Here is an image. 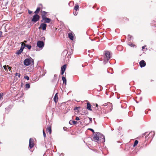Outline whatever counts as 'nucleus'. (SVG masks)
Returning <instances> with one entry per match:
<instances>
[{"label": "nucleus", "instance_id": "nucleus-51", "mask_svg": "<svg viewBox=\"0 0 156 156\" xmlns=\"http://www.w3.org/2000/svg\"><path fill=\"white\" fill-rule=\"evenodd\" d=\"M23 85V83H21V87H22V86Z\"/></svg>", "mask_w": 156, "mask_h": 156}, {"label": "nucleus", "instance_id": "nucleus-20", "mask_svg": "<svg viewBox=\"0 0 156 156\" xmlns=\"http://www.w3.org/2000/svg\"><path fill=\"white\" fill-rule=\"evenodd\" d=\"M47 130L48 131L50 134L51 133V126H48L47 128Z\"/></svg>", "mask_w": 156, "mask_h": 156}, {"label": "nucleus", "instance_id": "nucleus-22", "mask_svg": "<svg viewBox=\"0 0 156 156\" xmlns=\"http://www.w3.org/2000/svg\"><path fill=\"white\" fill-rule=\"evenodd\" d=\"M25 47L24 44H21V47L20 50L23 51Z\"/></svg>", "mask_w": 156, "mask_h": 156}, {"label": "nucleus", "instance_id": "nucleus-4", "mask_svg": "<svg viewBox=\"0 0 156 156\" xmlns=\"http://www.w3.org/2000/svg\"><path fill=\"white\" fill-rule=\"evenodd\" d=\"M42 20H41V22H44V23H50L51 21V19L50 18L46 17V16L44 15H42Z\"/></svg>", "mask_w": 156, "mask_h": 156}, {"label": "nucleus", "instance_id": "nucleus-10", "mask_svg": "<svg viewBox=\"0 0 156 156\" xmlns=\"http://www.w3.org/2000/svg\"><path fill=\"white\" fill-rule=\"evenodd\" d=\"M155 134V132L154 131H151L149 133L148 135H147L145 136V138H146L149 136V137L151 136V137H152V138H153L154 137Z\"/></svg>", "mask_w": 156, "mask_h": 156}, {"label": "nucleus", "instance_id": "nucleus-7", "mask_svg": "<svg viewBox=\"0 0 156 156\" xmlns=\"http://www.w3.org/2000/svg\"><path fill=\"white\" fill-rule=\"evenodd\" d=\"M34 140L32 138L30 139L29 141V147L30 148H32L34 147Z\"/></svg>", "mask_w": 156, "mask_h": 156}, {"label": "nucleus", "instance_id": "nucleus-49", "mask_svg": "<svg viewBox=\"0 0 156 156\" xmlns=\"http://www.w3.org/2000/svg\"><path fill=\"white\" fill-rule=\"evenodd\" d=\"M66 128L65 127H63V129L64 131H66Z\"/></svg>", "mask_w": 156, "mask_h": 156}, {"label": "nucleus", "instance_id": "nucleus-30", "mask_svg": "<svg viewBox=\"0 0 156 156\" xmlns=\"http://www.w3.org/2000/svg\"><path fill=\"white\" fill-rule=\"evenodd\" d=\"M15 76H18L19 78H20V73H16L15 74Z\"/></svg>", "mask_w": 156, "mask_h": 156}, {"label": "nucleus", "instance_id": "nucleus-50", "mask_svg": "<svg viewBox=\"0 0 156 156\" xmlns=\"http://www.w3.org/2000/svg\"><path fill=\"white\" fill-rule=\"evenodd\" d=\"M142 50H143V49H144V48H145V46H143V47H142Z\"/></svg>", "mask_w": 156, "mask_h": 156}, {"label": "nucleus", "instance_id": "nucleus-19", "mask_svg": "<svg viewBox=\"0 0 156 156\" xmlns=\"http://www.w3.org/2000/svg\"><path fill=\"white\" fill-rule=\"evenodd\" d=\"M25 47H26L29 50H30L31 48V45L29 44H24Z\"/></svg>", "mask_w": 156, "mask_h": 156}, {"label": "nucleus", "instance_id": "nucleus-42", "mask_svg": "<svg viewBox=\"0 0 156 156\" xmlns=\"http://www.w3.org/2000/svg\"><path fill=\"white\" fill-rule=\"evenodd\" d=\"M28 13L29 14H31V13H32V11H30L29 10L28 11Z\"/></svg>", "mask_w": 156, "mask_h": 156}, {"label": "nucleus", "instance_id": "nucleus-1", "mask_svg": "<svg viewBox=\"0 0 156 156\" xmlns=\"http://www.w3.org/2000/svg\"><path fill=\"white\" fill-rule=\"evenodd\" d=\"M111 58L110 56V52L109 51H105V55H104V58L105 60L103 61L104 64H106L108 62L109 60Z\"/></svg>", "mask_w": 156, "mask_h": 156}, {"label": "nucleus", "instance_id": "nucleus-29", "mask_svg": "<svg viewBox=\"0 0 156 156\" xmlns=\"http://www.w3.org/2000/svg\"><path fill=\"white\" fill-rule=\"evenodd\" d=\"M7 66H6V65H4V66H3V68L4 69H5V71H6V72H8V69H7Z\"/></svg>", "mask_w": 156, "mask_h": 156}, {"label": "nucleus", "instance_id": "nucleus-3", "mask_svg": "<svg viewBox=\"0 0 156 156\" xmlns=\"http://www.w3.org/2000/svg\"><path fill=\"white\" fill-rule=\"evenodd\" d=\"M100 133L98 132H96L94 135V136L92 139V140H94L95 142H97L98 143H99L101 142V141H99V135H100Z\"/></svg>", "mask_w": 156, "mask_h": 156}, {"label": "nucleus", "instance_id": "nucleus-35", "mask_svg": "<svg viewBox=\"0 0 156 156\" xmlns=\"http://www.w3.org/2000/svg\"><path fill=\"white\" fill-rule=\"evenodd\" d=\"M57 80V78H54L52 80V82L53 83L55 82Z\"/></svg>", "mask_w": 156, "mask_h": 156}, {"label": "nucleus", "instance_id": "nucleus-33", "mask_svg": "<svg viewBox=\"0 0 156 156\" xmlns=\"http://www.w3.org/2000/svg\"><path fill=\"white\" fill-rule=\"evenodd\" d=\"M42 13L43 14L42 15H44V16H45V15L47 14V12H46L44 11H42Z\"/></svg>", "mask_w": 156, "mask_h": 156}, {"label": "nucleus", "instance_id": "nucleus-44", "mask_svg": "<svg viewBox=\"0 0 156 156\" xmlns=\"http://www.w3.org/2000/svg\"><path fill=\"white\" fill-rule=\"evenodd\" d=\"M3 93L0 94V99H1V98L2 97V96L3 95Z\"/></svg>", "mask_w": 156, "mask_h": 156}, {"label": "nucleus", "instance_id": "nucleus-9", "mask_svg": "<svg viewBox=\"0 0 156 156\" xmlns=\"http://www.w3.org/2000/svg\"><path fill=\"white\" fill-rule=\"evenodd\" d=\"M100 135H99V141H101V142H104L105 141V136L101 134L100 133Z\"/></svg>", "mask_w": 156, "mask_h": 156}, {"label": "nucleus", "instance_id": "nucleus-25", "mask_svg": "<svg viewBox=\"0 0 156 156\" xmlns=\"http://www.w3.org/2000/svg\"><path fill=\"white\" fill-rule=\"evenodd\" d=\"M22 52V51H20V50H17L16 52V54L19 55L21 54V53Z\"/></svg>", "mask_w": 156, "mask_h": 156}, {"label": "nucleus", "instance_id": "nucleus-26", "mask_svg": "<svg viewBox=\"0 0 156 156\" xmlns=\"http://www.w3.org/2000/svg\"><path fill=\"white\" fill-rule=\"evenodd\" d=\"M138 141L137 140H135L134 141V144L133 145V147H135L138 144Z\"/></svg>", "mask_w": 156, "mask_h": 156}, {"label": "nucleus", "instance_id": "nucleus-43", "mask_svg": "<svg viewBox=\"0 0 156 156\" xmlns=\"http://www.w3.org/2000/svg\"><path fill=\"white\" fill-rule=\"evenodd\" d=\"M7 67H8V69H9V70H10L11 69V68H12L11 67L9 66H8V65H7Z\"/></svg>", "mask_w": 156, "mask_h": 156}, {"label": "nucleus", "instance_id": "nucleus-2", "mask_svg": "<svg viewBox=\"0 0 156 156\" xmlns=\"http://www.w3.org/2000/svg\"><path fill=\"white\" fill-rule=\"evenodd\" d=\"M31 63L33 65L34 64V60L31 57L25 59L23 62V64L26 66H29Z\"/></svg>", "mask_w": 156, "mask_h": 156}, {"label": "nucleus", "instance_id": "nucleus-28", "mask_svg": "<svg viewBox=\"0 0 156 156\" xmlns=\"http://www.w3.org/2000/svg\"><path fill=\"white\" fill-rule=\"evenodd\" d=\"M26 88L29 89L30 87V86L29 83H27L25 85Z\"/></svg>", "mask_w": 156, "mask_h": 156}, {"label": "nucleus", "instance_id": "nucleus-41", "mask_svg": "<svg viewBox=\"0 0 156 156\" xmlns=\"http://www.w3.org/2000/svg\"><path fill=\"white\" fill-rule=\"evenodd\" d=\"M75 119L76 120H80V118H79V117H78L76 116V117Z\"/></svg>", "mask_w": 156, "mask_h": 156}, {"label": "nucleus", "instance_id": "nucleus-48", "mask_svg": "<svg viewBox=\"0 0 156 156\" xmlns=\"http://www.w3.org/2000/svg\"><path fill=\"white\" fill-rule=\"evenodd\" d=\"M147 133V132H145L143 134L142 136H145L146 134Z\"/></svg>", "mask_w": 156, "mask_h": 156}, {"label": "nucleus", "instance_id": "nucleus-24", "mask_svg": "<svg viewBox=\"0 0 156 156\" xmlns=\"http://www.w3.org/2000/svg\"><path fill=\"white\" fill-rule=\"evenodd\" d=\"M108 105L112 106V104L110 103H105L103 105V106H106Z\"/></svg>", "mask_w": 156, "mask_h": 156}, {"label": "nucleus", "instance_id": "nucleus-34", "mask_svg": "<svg viewBox=\"0 0 156 156\" xmlns=\"http://www.w3.org/2000/svg\"><path fill=\"white\" fill-rule=\"evenodd\" d=\"M43 135L44 137L45 138L46 137V135L45 132H44V130H43Z\"/></svg>", "mask_w": 156, "mask_h": 156}, {"label": "nucleus", "instance_id": "nucleus-5", "mask_svg": "<svg viewBox=\"0 0 156 156\" xmlns=\"http://www.w3.org/2000/svg\"><path fill=\"white\" fill-rule=\"evenodd\" d=\"M40 18V16L38 15L35 14L33 16L31 20V22H33L34 23H35L39 20Z\"/></svg>", "mask_w": 156, "mask_h": 156}, {"label": "nucleus", "instance_id": "nucleus-39", "mask_svg": "<svg viewBox=\"0 0 156 156\" xmlns=\"http://www.w3.org/2000/svg\"><path fill=\"white\" fill-rule=\"evenodd\" d=\"M77 14H78V12H73V14L75 16H76L77 15Z\"/></svg>", "mask_w": 156, "mask_h": 156}, {"label": "nucleus", "instance_id": "nucleus-14", "mask_svg": "<svg viewBox=\"0 0 156 156\" xmlns=\"http://www.w3.org/2000/svg\"><path fill=\"white\" fill-rule=\"evenodd\" d=\"M68 37L71 40H73V36L72 33H69L68 34Z\"/></svg>", "mask_w": 156, "mask_h": 156}, {"label": "nucleus", "instance_id": "nucleus-31", "mask_svg": "<svg viewBox=\"0 0 156 156\" xmlns=\"http://www.w3.org/2000/svg\"><path fill=\"white\" fill-rule=\"evenodd\" d=\"M24 78L27 79V80H29V76L27 75L24 76Z\"/></svg>", "mask_w": 156, "mask_h": 156}, {"label": "nucleus", "instance_id": "nucleus-45", "mask_svg": "<svg viewBox=\"0 0 156 156\" xmlns=\"http://www.w3.org/2000/svg\"><path fill=\"white\" fill-rule=\"evenodd\" d=\"M64 72H65V71H61V75H63Z\"/></svg>", "mask_w": 156, "mask_h": 156}, {"label": "nucleus", "instance_id": "nucleus-53", "mask_svg": "<svg viewBox=\"0 0 156 156\" xmlns=\"http://www.w3.org/2000/svg\"><path fill=\"white\" fill-rule=\"evenodd\" d=\"M73 52V51H72V50H71V52H70V54H71L72 53H73V52Z\"/></svg>", "mask_w": 156, "mask_h": 156}, {"label": "nucleus", "instance_id": "nucleus-52", "mask_svg": "<svg viewBox=\"0 0 156 156\" xmlns=\"http://www.w3.org/2000/svg\"><path fill=\"white\" fill-rule=\"evenodd\" d=\"M98 104H96V107H98Z\"/></svg>", "mask_w": 156, "mask_h": 156}, {"label": "nucleus", "instance_id": "nucleus-17", "mask_svg": "<svg viewBox=\"0 0 156 156\" xmlns=\"http://www.w3.org/2000/svg\"><path fill=\"white\" fill-rule=\"evenodd\" d=\"M62 79L63 82V83H65V85H66V78L64 77V76H63L62 77Z\"/></svg>", "mask_w": 156, "mask_h": 156}, {"label": "nucleus", "instance_id": "nucleus-23", "mask_svg": "<svg viewBox=\"0 0 156 156\" xmlns=\"http://www.w3.org/2000/svg\"><path fill=\"white\" fill-rule=\"evenodd\" d=\"M40 10V8L39 7H38L37 8L36 11L34 12V13H36V14H37L38 13Z\"/></svg>", "mask_w": 156, "mask_h": 156}, {"label": "nucleus", "instance_id": "nucleus-21", "mask_svg": "<svg viewBox=\"0 0 156 156\" xmlns=\"http://www.w3.org/2000/svg\"><path fill=\"white\" fill-rule=\"evenodd\" d=\"M79 6L78 5L76 4L75 6L74 7V9H75L76 11H77L79 10Z\"/></svg>", "mask_w": 156, "mask_h": 156}, {"label": "nucleus", "instance_id": "nucleus-11", "mask_svg": "<svg viewBox=\"0 0 156 156\" xmlns=\"http://www.w3.org/2000/svg\"><path fill=\"white\" fill-rule=\"evenodd\" d=\"M140 66L141 68L145 66L146 64L145 61L144 60H142L139 63Z\"/></svg>", "mask_w": 156, "mask_h": 156}, {"label": "nucleus", "instance_id": "nucleus-38", "mask_svg": "<svg viewBox=\"0 0 156 156\" xmlns=\"http://www.w3.org/2000/svg\"><path fill=\"white\" fill-rule=\"evenodd\" d=\"M41 40L42 41H44L45 40V38L44 37H41Z\"/></svg>", "mask_w": 156, "mask_h": 156}, {"label": "nucleus", "instance_id": "nucleus-36", "mask_svg": "<svg viewBox=\"0 0 156 156\" xmlns=\"http://www.w3.org/2000/svg\"><path fill=\"white\" fill-rule=\"evenodd\" d=\"M128 44L131 47H134L135 46V45L134 44H129V43H128Z\"/></svg>", "mask_w": 156, "mask_h": 156}, {"label": "nucleus", "instance_id": "nucleus-18", "mask_svg": "<svg viewBox=\"0 0 156 156\" xmlns=\"http://www.w3.org/2000/svg\"><path fill=\"white\" fill-rule=\"evenodd\" d=\"M77 122L76 121H72L70 120L69 122V124H70L71 125H73V123L74 124H76L77 123Z\"/></svg>", "mask_w": 156, "mask_h": 156}, {"label": "nucleus", "instance_id": "nucleus-32", "mask_svg": "<svg viewBox=\"0 0 156 156\" xmlns=\"http://www.w3.org/2000/svg\"><path fill=\"white\" fill-rule=\"evenodd\" d=\"M80 108V107H75L74 108V110H78Z\"/></svg>", "mask_w": 156, "mask_h": 156}, {"label": "nucleus", "instance_id": "nucleus-12", "mask_svg": "<svg viewBox=\"0 0 156 156\" xmlns=\"http://www.w3.org/2000/svg\"><path fill=\"white\" fill-rule=\"evenodd\" d=\"M87 109L89 111H92L91 108V105L89 102H87Z\"/></svg>", "mask_w": 156, "mask_h": 156}, {"label": "nucleus", "instance_id": "nucleus-47", "mask_svg": "<svg viewBox=\"0 0 156 156\" xmlns=\"http://www.w3.org/2000/svg\"><path fill=\"white\" fill-rule=\"evenodd\" d=\"M2 31H0V37H1L2 36Z\"/></svg>", "mask_w": 156, "mask_h": 156}, {"label": "nucleus", "instance_id": "nucleus-37", "mask_svg": "<svg viewBox=\"0 0 156 156\" xmlns=\"http://www.w3.org/2000/svg\"><path fill=\"white\" fill-rule=\"evenodd\" d=\"M88 129L90 130L91 131H92L94 134L95 133L94 130L93 129H91V128H89Z\"/></svg>", "mask_w": 156, "mask_h": 156}, {"label": "nucleus", "instance_id": "nucleus-8", "mask_svg": "<svg viewBox=\"0 0 156 156\" xmlns=\"http://www.w3.org/2000/svg\"><path fill=\"white\" fill-rule=\"evenodd\" d=\"M47 25L44 23H42L41 24L40 27H39V29H42L43 30H46Z\"/></svg>", "mask_w": 156, "mask_h": 156}, {"label": "nucleus", "instance_id": "nucleus-54", "mask_svg": "<svg viewBox=\"0 0 156 156\" xmlns=\"http://www.w3.org/2000/svg\"><path fill=\"white\" fill-rule=\"evenodd\" d=\"M114 130V129H112V131H113V130Z\"/></svg>", "mask_w": 156, "mask_h": 156}, {"label": "nucleus", "instance_id": "nucleus-46", "mask_svg": "<svg viewBox=\"0 0 156 156\" xmlns=\"http://www.w3.org/2000/svg\"><path fill=\"white\" fill-rule=\"evenodd\" d=\"M57 74H55L54 75V78H57Z\"/></svg>", "mask_w": 156, "mask_h": 156}, {"label": "nucleus", "instance_id": "nucleus-27", "mask_svg": "<svg viewBox=\"0 0 156 156\" xmlns=\"http://www.w3.org/2000/svg\"><path fill=\"white\" fill-rule=\"evenodd\" d=\"M132 37V36L130 35H128L127 38L129 41H131Z\"/></svg>", "mask_w": 156, "mask_h": 156}, {"label": "nucleus", "instance_id": "nucleus-16", "mask_svg": "<svg viewBox=\"0 0 156 156\" xmlns=\"http://www.w3.org/2000/svg\"><path fill=\"white\" fill-rule=\"evenodd\" d=\"M66 66V65L65 64L63 65L62 67H61V71H65Z\"/></svg>", "mask_w": 156, "mask_h": 156}, {"label": "nucleus", "instance_id": "nucleus-15", "mask_svg": "<svg viewBox=\"0 0 156 156\" xmlns=\"http://www.w3.org/2000/svg\"><path fill=\"white\" fill-rule=\"evenodd\" d=\"M58 93H56L55 95L54 98V101L56 103L58 101V98L57 95Z\"/></svg>", "mask_w": 156, "mask_h": 156}, {"label": "nucleus", "instance_id": "nucleus-13", "mask_svg": "<svg viewBox=\"0 0 156 156\" xmlns=\"http://www.w3.org/2000/svg\"><path fill=\"white\" fill-rule=\"evenodd\" d=\"M68 53V51L65 50H64L62 53V55L63 56H66Z\"/></svg>", "mask_w": 156, "mask_h": 156}, {"label": "nucleus", "instance_id": "nucleus-40", "mask_svg": "<svg viewBox=\"0 0 156 156\" xmlns=\"http://www.w3.org/2000/svg\"><path fill=\"white\" fill-rule=\"evenodd\" d=\"M88 118L90 120V123L92 121V119L91 118L88 117Z\"/></svg>", "mask_w": 156, "mask_h": 156}, {"label": "nucleus", "instance_id": "nucleus-55", "mask_svg": "<svg viewBox=\"0 0 156 156\" xmlns=\"http://www.w3.org/2000/svg\"><path fill=\"white\" fill-rule=\"evenodd\" d=\"M24 42H27V41H24Z\"/></svg>", "mask_w": 156, "mask_h": 156}, {"label": "nucleus", "instance_id": "nucleus-6", "mask_svg": "<svg viewBox=\"0 0 156 156\" xmlns=\"http://www.w3.org/2000/svg\"><path fill=\"white\" fill-rule=\"evenodd\" d=\"M44 42L41 41H38L37 43V47L40 48H42L44 46Z\"/></svg>", "mask_w": 156, "mask_h": 156}]
</instances>
